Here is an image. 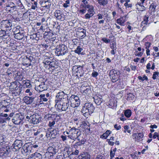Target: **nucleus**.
<instances>
[{
    "label": "nucleus",
    "instance_id": "nucleus-60",
    "mask_svg": "<svg viewBox=\"0 0 159 159\" xmlns=\"http://www.w3.org/2000/svg\"><path fill=\"white\" fill-rule=\"evenodd\" d=\"M151 44V43L149 42H146L145 43V45L146 46V49H149Z\"/></svg>",
    "mask_w": 159,
    "mask_h": 159
},
{
    "label": "nucleus",
    "instance_id": "nucleus-46",
    "mask_svg": "<svg viewBox=\"0 0 159 159\" xmlns=\"http://www.w3.org/2000/svg\"><path fill=\"white\" fill-rule=\"evenodd\" d=\"M138 142L142 140V138L143 136V134L141 133H139L138 134Z\"/></svg>",
    "mask_w": 159,
    "mask_h": 159
},
{
    "label": "nucleus",
    "instance_id": "nucleus-64",
    "mask_svg": "<svg viewBox=\"0 0 159 159\" xmlns=\"http://www.w3.org/2000/svg\"><path fill=\"white\" fill-rule=\"evenodd\" d=\"M25 84L27 88H30L31 87V85L29 82H26Z\"/></svg>",
    "mask_w": 159,
    "mask_h": 159
},
{
    "label": "nucleus",
    "instance_id": "nucleus-33",
    "mask_svg": "<svg viewBox=\"0 0 159 159\" xmlns=\"http://www.w3.org/2000/svg\"><path fill=\"white\" fill-rule=\"evenodd\" d=\"M83 50L82 48L80 46H78L76 49L75 50L74 52L75 53H76L78 54H81V52Z\"/></svg>",
    "mask_w": 159,
    "mask_h": 159
},
{
    "label": "nucleus",
    "instance_id": "nucleus-49",
    "mask_svg": "<svg viewBox=\"0 0 159 159\" xmlns=\"http://www.w3.org/2000/svg\"><path fill=\"white\" fill-rule=\"evenodd\" d=\"M102 41L106 43H109L111 41L110 39H107L106 38H102Z\"/></svg>",
    "mask_w": 159,
    "mask_h": 159
},
{
    "label": "nucleus",
    "instance_id": "nucleus-34",
    "mask_svg": "<svg viewBox=\"0 0 159 159\" xmlns=\"http://www.w3.org/2000/svg\"><path fill=\"white\" fill-rule=\"evenodd\" d=\"M148 23V17L147 16H145L143 17V20L141 22V25H147Z\"/></svg>",
    "mask_w": 159,
    "mask_h": 159
},
{
    "label": "nucleus",
    "instance_id": "nucleus-8",
    "mask_svg": "<svg viewBox=\"0 0 159 159\" xmlns=\"http://www.w3.org/2000/svg\"><path fill=\"white\" fill-rule=\"evenodd\" d=\"M24 119L23 116L20 114H16L14 116L13 118L12 119V121L15 124L19 125Z\"/></svg>",
    "mask_w": 159,
    "mask_h": 159
},
{
    "label": "nucleus",
    "instance_id": "nucleus-51",
    "mask_svg": "<svg viewBox=\"0 0 159 159\" xmlns=\"http://www.w3.org/2000/svg\"><path fill=\"white\" fill-rule=\"evenodd\" d=\"M37 2H36L34 1V4L31 6V9H32L35 10L36 8L38 7L37 6Z\"/></svg>",
    "mask_w": 159,
    "mask_h": 159
},
{
    "label": "nucleus",
    "instance_id": "nucleus-42",
    "mask_svg": "<svg viewBox=\"0 0 159 159\" xmlns=\"http://www.w3.org/2000/svg\"><path fill=\"white\" fill-rule=\"evenodd\" d=\"M88 13L92 14L94 15L95 14V11H94V7L93 6H91L88 10Z\"/></svg>",
    "mask_w": 159,
    "mask_h": 159
},
{
    "label": "nucleus",
    "instance_id": "nucleus-36",
    "mask_svg": "<svg viewBox=\"0 0 159 159\" xmlns=\"http://www.w3.org/2000/svg\"><path fill=\"white\" fill-rule=\"evenodd\" d=\"M15 89L16 90V91L18 90V92H16V91H15V92L14 91L13 94H14L15 96L19 95L20 94L22 89L19 87H18L17 86L15 88Z\"/></svg>",
    "mask_w": 159,
    "mask_h": 159
},
{
    "label": "nucleus",
    "instance_id": "nucleus-22",
    "mask_svg": "<svg viewBox=\"0 0 159 159\" xmlns=\"http://www.w3.org/2000/svg\"><path fill=\"white\" fill-rule=\"evenodd\" d=\"M24 31H21L20 33L14 35V37L15 39L18 40H21L24 37Z\"/></svg>",
    "mask_w": 159,
    "mask_h": 159
},
{
    "label": "nucleus",
    "instance_id": "nucleus-10",
    "mask_svg": "<svg viewBox=\"0 0 159 159\" xmlns=\"http://www.w3.org/2000/svg\"><path fill=\"white\" fill-rule=\"evenodd\" d=\"M11 150L9 148H0V155L2 157H7L9 156V154Z\"/></svg>",
    "mask_w": 159,
    "mask_h": 159
},
{
    "label": "nucleus",
    "instance_id": "nucleus-54",
    "mask_svg": "<svg viewBox=\"0 0 159 159\" xmlns=\"http://www.w3.org/2000/svg\"><path fill=\"white\" fill-rule=\"evenodd\" d=\"M8 105H3L0 108V109L4 111V110L5 109L8 108Z\"/></svg>",
    "mask_w": 159,
    "mask_h": 159
},
{
    "label": "nucleus",
    "instance_id": "nucleus-6",
    "mask_svg": "<svg viewBox=\"0 0 159 159\" xmlns=\"http://www.w3.org/2000/svg\"><path fill=\"white\" fill-rule=\"evenodd\" d=\"M120 73L118 70H115L112 69L109 72V75L112 81L115 83L119 79L120 75Z\"/></svg>",
    "mask_w": 159,
    "mask_h": 159
},
{
    "label": "nucleus",
    "instance_id": "nucleus-1",
    "mask_svg": "<svg viewBox=\"0 0 159 159\" xmlns=\"http://www.w3.org/2000/svg\"><path fill=\"white\" fill-rule=\"evenodd\" d=\"M94 107L93 104L90 102H87L84 104L82 110V113L86 117H88L92 114L94 110Z\"/></svg>",
    "mask_w": 159,
    "mask_h": 159
},
{
    "label": "nucleus",
    "instance_id": "nucleus-19",
    "mask_svg": "<svg viewBox=\"0 0 159 159\" xmlns=\"http://www.w3.org/2000/svg\"><path fill=\"white\" fill-rule=\"evenodd\" d=\"M57 61L55 60H53L52 61H51L48 67L49 69L52 68V70H55L58 68V66L57 65Z\"/></svg>",
    "mask_w": 159,
    "mask_h": 159
},
{
    "label": "nucleus",
    "instance_id": "nucleus-41",
    "mask_svg": "<svg viewBox=\"0 0 159 159\" xmlns=\"http://www.w3.org/2000/svg\"><path fill=\"white\" fill-rule=\"evenodd\" d=\"M45 158L46 159H50L52 156H53L51 154L49 153L48 152H47L44 154Z\"/></svg>",
    "mask_w": 159,
    "mask_h": 159
},
{
    "label": "nucleus",
    "instance_id": "nucleus-63",
    "mask_svg": "<svg viewBox=\"0 0 159 159\" xmlns=\"http://www.w3.org/2000/svg\"><path fill=\"white\" fill-rule=\"evenodd\" d=\"M107 137V135L106 134L104 133L101 136L100 138L102 139H106Z\"/></svg>",
    "mask_w": 159,
    "mask_h": 159
},
{
    "label": "nucleus",
    "instance_id": "nucleus-35",
    "mask_svg": "<svg viewBox=\"0 0 159 159\" xmlns=\"http://www.w3.org/2000/svg\"><path fill=\"white\" fill-rule=\"evenodd\" d=\"M97 2L101 5L105 6L108 3V0H97Z\"/></svg>",
    "mask_w": 159,
    "mask_h": 159
},
{
    "label": "nucleus",
    "instance_id": "nucleus-52",
    "mask_svg": "<svg viewBox=\"0 0 159 159\" xmlns=\"http://www.w3.org/2000/svg\"><path fill=\"white\" fill-rule=\"evenodd\" d=\"M79 153V151L77 149H75L74 152H72L71 155H78Z\"/></svg>",
    "mask_w": 159,
    "mask_h": 159
},
{
    "label": "nucleus",
    "instance_id": "nucleus-7",
    "mask_svg": "<svg viewBox=\"0 0 159 159\" xmlns=\"http://www.w3.org/2000/svg\"><path fill=\"white\" fill-rule=\"evenodd\" d=\"M12 25L11 23L10 20H6L1 21L0 27L1 28L7 31V30H10L11 29Z\"/></svg>",
    "mask_w": 159,
    "mask_h": 159
},
{
    "label": "nucleus",
    "instance_id": "nucleus-16",
    "mask_svg": "<svg viewBox=\"0 0 159 159\" xmlns=\"http://www.w3.org/2000/svg\"><path fill=\"white\" fill-rule=\"evenodd\" d=\"M35 97H29L25 96L24 97L23 100L24 102L27 104H30L34 102Z\"/></svg>",
    "mask_w": 159,
    "mask_h": 159
},
{
    "label": "nucleus",
    "instance_id": "nucleus-5",
    "mask_svg": "<svg viewBox=\"0 0 159 159\" xmlns=\"http://www.w3.org/2000/svg\"><path fill=\"white\" fill-rule=\"evenodd\" d=\"M68 101L70 103V106L73 108L78 107L80 103V100L79 97L74 95H71Z\"/></svg>",
    "mask_w": 159,
    "mask_h": 159
},
{
    "label": "nucleus",
    "instance_id": "nucleus-24",
    "mask_svg": "<svg viewBox=\"0 0 159 159\" xmlns=\"http://www.w3.org/2000/svg\"><path fill=\"white\" fill-rule=\"evenodd\" d=\"M36 88L39 92H42L45 90L46 88L44 83H42L39 86H37Z\"/></svg>",
    "mask_w": 159,
    "mask_h": 159
},
{
    "label": "nucleus",
    "instance_id": "nucleus-13",
    "mask_svg": "<svg viewBox=\"0 0 159 159\" xmlns=\"http://www.w3.org/2000/svg\"><path fill=\"white\" fill-rule=\"evenodd\" d=\"M14 147L12 149L13 151L18 150L22 146V142L20 140H16L13 144Z\"/></svg>",
    "mask_w": 159,
    "mask_h": 159
},
{
    "label": "nucleus",
    "instance_id": "nucleus-29",
    "mask_svg": "<svg viewBox=\"0 0 159 159\" xmlns=\"http://www.w3.org/2000/svg\"><path fill=\"white\" fill-rule=\"evenodd\" d=\"M39 97L40 98L39 102L40 104L43 103V102H46L48 100V98L45 97V94H41L39 96Z\"/></svg>",
    "mask_w": 159,
    "mask_h": 159
},
{
    "label": "nucleus",
    "instance_id": "nucleus-32",
    "mask_svg": "<svg viewBox=\"0 0 159 159\" xmlns=\"http://www.w3.org/2000/svg\"><path fill=\"white\" fill-rule=\"evenodd\" d=\"M94 100L95 103L98 105H99L102 102V100L98 97H95L94 98Z\"/></svg>",
    "mask_w": 159,
    "mask_h": 159
},
{
    "label": "nucleus",
    "instance_id": "nucleus-11",
    "mask_svg": "<svg viewBox=\"0 0 159 159\" xmlns=\"http://www.w3.org/2000/svg\"><path fill=\"white\" fill-rule=\"evenodd\" d=\"M67 96L62 91H60L58 93L56 96V99L55 102L63 100V99H68Z\"/></svg>",
    "mask_w": 159,
    "mask_h": 159
},
{
    "label": "nucleus",
    "instance_id": "nucleus-53",
    "mask_svg": "<svg viewBox=\"0 0 159 159\" xmlns=\"http://www.w3.org/2000/svg\"><path fill=\"white\" fill-rule=\"evenodd\" d=\"M72 42L75 45H77V44L79 43V40L77 39H74L72 40Z\"/></svg>",
    "mask_w": 159,
    "mask_h": 159
},
{
    "label": "nucleus",
    "instance_id": "nucleus-28",
    "mask_svg": "<svg viewBox=\"0 0 159 159\" xmlns=\"http://www.w3.org/2000/svg\"><path fill=\"white\" fill-rule=\"evenodd\" d=\"M47 151L48 152L51 154L53 156L56 154L57 149L54 148L50 147L48 148Z\"/></svg>",
    "mask_w": 159,
    "mask_h": 159
},
{
    "label": "nucleus",
    "instance_id": "nucleus-47",
    "mask_svg": "<svg viewBox=\"0 0 159 159\" xmlns=\"http://www.w3.org/2000/svg\"><path fill=\"white\" fill-rule=\"evenodd\" d=\"M159 75V72H158L156 71L154 72L152 78L153 80H155L156 79L157 77Z\"/></svg>",
    "mask_w": 159,
    "mask_h": 159
},
{
    "label": "nucleus",
    "instance_id": "nucleus-44",
    "mask_svg": "<svg viewBox=\"0 0 159 159\" xmlns=\"http://www.w3.org/2000/svg\"><path fill=\"white\" fill-rule=\"evenodd\" d=\"M33 59V57L31 56L30 57L28 58L27 57H26V60L28 62V63H26V65H28L30 66L31 65L30 62H31V59Z\"/></svg>",
    "mask_w": 159,
    "mask_h": 159
},
{
    "label": "nucleus",
    "instance_id": "nucleus-57",
    "mask_svg": "<svg viewBox=\"0 0 159 159\" xmlns=\"http://www.w3.org/2000/svg\"><path fill=\"white\" fill-rule=\"evenodd\" d=\"M132 136L136 141H138V135L137 134L134 133L132 135Z\"/></svg>",
    "mask_w": 159,
    "mask_h": 159
},
{
    "label": "nucleus",
    "instance_id": "nucleus-50",
    "mask_svg": "<svg viewBox=\"0 0 159 159\" xmlns=\"http://www.w3.org/2000/svg\"><path fill=\"white\" fill-rule=\"evenodd\" d=\"M82 145L80 143L79 141H78V142H76L74 145L73 147L74 148H76L78 146H80Z\"/></svg>",
    "mask_w": 159,
    "mask_h": 159
},
{
    "label": "nucleus",
    "instance_id": "nucleus-31",
    "mask_svg": "<svg viewBox=\"0 0 159 159\" xmlns=\"http://www.w3.org/2000/svg\"><path fill=\"white\" fill-rule=\"evenodd\" d=\"M50 62L51 59L50 58H48L47 59H45L43 62L45 65L44 67H45L46 69H49V68L48 67V66H49Z\"/></svg>",
    "mask_w": 159,
    "mask_h": 159
},
{
    "label": "nucleus",
    "instance_id": "nucleus-21",
    "mask_svg": "<svg viewBox=\"0 0 159 159\" xmlns=\"http://www.w3.org/2000/svg\"><path fill=\"white\" fill-rule=\"evenodd\" d=\"M78 30H79L77 32V34L78 35H79V36H80L82 38H83L85 37L86 36V32L85 30H84V29L81 28L78 29Z\"/></svg>",
    "mask_w": 159,
    "mask_h": 159
},
{
    "label": "nucleus",
    "instance_id": "nucleus-61",
    "mask_svg": "<svg viewBox=\"0 0 159 159\" xmlns=\"http://www.w3.org/2000/svg\"><path fill=\"white\" fill-rule=\"evenodd\" d=\"M70 131H71V129H70L69 130H68V131H65L63 132V134L65 135L66 134H68V135H70Z\"/></svg>",
    "mask_w": 159,
    "mask_h": 159
},
{
    "label": "nucleus",
    "instance_id": "nucleus-2",
    "mask_svg": "<svg viewBox=\"0 0 159 159\" xmlns=\"http://www.w3.org/2000/svg\"><path fill=\"white\" fill-rule=\"evenodd\" d=\"M70 132V135L67 136L68 138L74 141L76 140H79V138L82 135V132L80 129L73 127Z\"/></svg>",
    "mask_w": 159,
    "mask_h": 159
},
{
    "label": "nucleus",
    "instance_id": "nucleus-4",
    "mask_svg": "<svg viewBox=\"0 0 159 159\" xmlns=\"http://www.w3.org/2000/svg\"><path fill=\"white\" fill-rule=\"evenodd\" d=\"M68 52V48L64 44H61L57 46L55 51L56 55L58 56H62Z\"/></svg>",
    "mask_w": 159,
    "mask_h": 159
},
{
    "label": "nucleus",
    "instance_id": "nucleus-9",
    "mask_svg": "<svg viewBox=\"0 0 159 159\" xmlns=\"http://www.w3.org/2000/svg\"><path fill=\"white\" fill-rule=\"evenodd\" d=\"M82 66H73L72 70L76 73V75L78 77L83 76V72Z\"/></svg>",
    "mask_w": 159,
    "mask_h": 159
},
{
    "label": "nucleus",
    "instance_id": "nucleus-3",
    "mask_svg": "<svg viewBox=\"0 0 159 159\" xmlns=\"http://www.w3.org/2000/svg\"><path fill=\"white\" fill-rule=\"evenodd\" d=\"M63 100L55 102V107L60 110L65 111L68 108L69 105V101L68 99H63Z\"/></svg>",
    "mask_w": 159,
    "mask_h": 159
},
{
    "label": "nucleus",
    "instance_id": "nucleus-59",
    "mask_svg": "<svg viewBox=\"0 0 159 159\" xmlns=\"http://www.w3.org/2000/svg\"><path fill=\"white\" fill-rule=\"evenodd\" d=\"M90 92V90L89 88H88L86 89H84V90L83 93L86 94L89 93Z\"/></svg>",
    "mask_w": 159,
    "mask_h": 159
},
{
    "label": "nucleus",
    "instance_id": "nucleus-45",
    "mask_svg": "<svg viewBox=\"0 0 159 159\" xmlns=\"http://www.w3.org/2000/svg\"><path fill=\"white\" fill-rule=\"evenodd\" d=\"M5 144L4 138L2 136H0V145H2Z\"/></svg>",
    "mask_w": 159,
    "mask_h": 159
},
{
    "label": "nucleus",
    "instance_id": "nucleus-43",
    "mask_svg": "<svg viewBox=\"0 0 159 159\" xmlns=\"http://www.w3.org/2000/svg\"><path fill=\"white\" fill-rule=\"evenodd\" d=\"M11 118H9L8 117L6 119H3L2 118V117L1 116H0V124L4 123L6 122V120H9Z\"/></svg>",
    "mask_w": 159,
    "mask_h": 159
},
{
    "label": "nucleus",
    "instance_id": "nucleus-26",
    "mask_svg": "<svg viewBox=\"0 0 159 159\" xmlns=\"http://www.w3.org/2000/svg\"><path fill=\"white\" fill-rule=\"evenodd\" d=\"M136 6L137 9L139 11H144L146 8L140 2H138L136 4Z\"/></svg>",
    "mask_w": 159,
    "mask_h": 159
},
{
    "label": "nucleus",
    "instance_id": "nucleus-20",
    "mask_svg": "<svg viewBox=\"0 0 159 159\" xmlns=\"http://www.w3.org/2000/svg\"><path fill=\"white\" fill-rule=\"evenodd\" d=\"M7 31L5 30H0V39H7L8 38L9 35L8 33L7 34L6 33Z\"/></svg>",
    "mask_w": 159,
    "mask_h": 159
},
{
    "label": "nucleus",
    "instance_id": "nucleus-39",
    "mask_svg": "<svg viewBox=\"0 0 159 159\" xmlns=\"http://www.w3.org/2000/svg\"><path fill=\"white\" fill-rule=\"evenodd\" d=\"M30 38L33 40L35 39L37 41L39 39V37H37V33L34 34L30 35Z\"/></svg>",
    "mask_w": 159,
    "mask_h": 159
},
{
    "label": "nucleus",
    "instance_id": "nucleus-40",
    "mask_svg": "<svg viewBox=\"0 0 159 159\" xmlns=\"http://www.w3.org/2000/svg\"><path fill=\"white\" fill-rule=\"evenodd\" d=\"M16 7V6H13V7H10L8 6L7 8V11H8L10 12H13L14 11H15V10H14V9Z\"/></svg>",
    "mask_w": 159,
    "mask_h": 159
},
{
    "label": "nucleus",
    "instance_id": "nucleus-17",
    "mask_svg": "<svg viewBox=\"0 0 159 159\" xmlns=\"http://www.w3.org/2000/svg\"><path fill=\"white\" fill-rule=\"evenodd\" d=\"M78 159H90V155L87 152H83L77 157Z\"/></svg>",
    "mask_w": 159,
    "mask_h": 159
},
{
    "label": "nucleus",
    "instance_id": "nucleus-18",
    "mask_svg": "<svg viewBox=\"0 0 159 159\" xmlns=\"http://www.w3.org/2000/svg\"><path fill=\"white\" fill-rule=\"evenodd\" d=\"M52 116L49 114L45 116L46 117H47V120H49L48 126L50 127H52L56 123V122L54 120H52Z\"/></svg>",
    "mask_w": 159,
    "mask_h": 159
},
{
    "label": "nucleus",
    "instance_id": "nucleus-48",
    "mask_svg": "<svg viewBox=\"0 0 159 159\" xmlns=\"http://www.w3.org/2000/svg\"><path fill=\"white\" fill-rule=\"evenodd\" d=\"M93 15L92 14H90L89 13H87L85 14V18L86 19H89L91 17H92L93 16Z\"/></svg>",
    "mask_w": 159,
    "mask_h": 159
},
{
    "label": "nucleus",
    "instance_id": "nucleus-55",
    "mask_svg": "<svg viewBox=\"0 0 159 159\" xmlns=\"http://www.w3.org/2000/svg\"><path fill=\"white\" fill-rule=\"evenodd\" d=\"M92 75L93 77H96L98 76V74L97 72L93 70V72L92 73Z\"/></svg>",
    "mask_w": 159,
    "mask_h": 159
},
{
    "label": "nucleus",
    "instance_id": "nucleus-37",
    "mask_svg": "<svg viewBox=\"0 0 159 159\" xmlns=\"http://www.w3.org/2000/svg\"><path fill=\"white\" fill-rule=\"evenodd\" d=\"M124 114L126 117L129 118L131 115V111L129 109L126 110L125 111Z\"/></svg>",
    "mask_w": 159,
    "mask_h": 159
},
{
    "label": "nucleus",
    "instance_id": "nucleus-15",
    "mask_svg": "<svg viewBox=\"0 0 159 159\" xmlns=\"http://www.w3.org/2000/svg\"><path fill=\"white\" fill-rule=\"evenodd\" d=\"M54 16L58 20L63 21L64 20V15L62 14L61 11L59 10L55 11L54 13Z\"/></svg>",
    "mask_w": 159,
    "mask_h": 159
},
{
    "label": "nucleus",
    "instance_id": "nucleus-27",
    "mask_svg": "<svg viewBox=\"0 0 159 159\" xmlns=\"http://www.w3.org/2000/svg\"><path fill=\"white\" fill-rule=\"evenodd\" d=\"M31 156L34 159H42V156L41 154L38 152H35L31 155Z\"/></svg>",
    "mask_w": 159,
    "mask_h": 159
},
{
    "label": "nucleus",
    "instance_id": "nucleus-58",
    "mask_svg": "<svg viewBox=\"0 0 159 159\" xmlns=\"http://www.w3.org/2000/svg\"><path fill=\"white\" fill-rule=\"evenodd\" d=\"M0 116H1V117H3L5 118H7L8 117V115L6 113H4L3 112L0 113Z\"/></svg>",
    "mask_w": 159,
    "mask_h": 159
},
{
    "label": "nucleus",
    "instance_id": "nucleus-12",
    "mask_svg": "<svg viewBox=\"0 0 159 159\" xmlns=\"http://www.w3.org/2000/svg\"><path fill=\"white\" fill-rule=\"evenodd\" d=\"M41 118L38 115H33L30 116V122L34 125L39 123L41 121Z\"/></svg>",
    "mask_w": 159,
    "mask_h": 159
},
{
    "label": "nucleus",
    "instance_id": "nucleus-14",
    "mask_svg": "<svg viewBox=\"0 0 159 159\" xmlns=\"http://www.w3.org/2000/svg\"><path fill=\"white\" fill-rule=\"evenodd\" d=\"M32 146L26 144L23 146L22 149L21 150V152L23 154L27 153V154H30L32 152Z\"/></svg>",
    "mask_w": 159,
    "mask_h": 159
},
{
    "label": "nucleus",
    "instance_id": "nucleus-38",
    "mask_svg": "<svg viewBox=\"0 0 159 159\" xmlns=\"http://www.w3.org/2000/svg\"><path fill=\"white\" fill-rule=\"evenodd\" d=\"M107 141L108 142V143L111 145L113 146L114 144V142L112 141H114V138L113 137H111L109 139H107Z\"/></svg>",
    "mask_w": 159,
    "mask_h": 159
},
{
    "label": "nucleus",
    "instance_id": "nucleus-62",
    "mask_svg": "<svg viewBox=\"0 0 159 159\" xmlns=\"http://www.w3.org/2000/svg\"><path fill=\"white\" fill-rule=\"evenodd\" d=\"M96 159H105V157L102 155H98Z\"/></svg>",
    "mask_w": 159,
    "mask_h": 159
},
{
    "label": "nucleus",
    "instance_id": "nucleus-23",
    "mask_svg": "<svg viewBox=\"0 0 159 159\" xmlns=\"http://www.w3.org/2000/svg\"><path fill=\"white\" fill-rule=\"evenodd\" d=\"M126 16H125L120 17V18L119 19H118L116 20L117 23L121 25H123V24L126 21Z\"/></svg>",
    "mask_w": 159,
    "mask_h": 159
},
{
    "label": "nucleus",
    "instance_id": "nucleus-30",
    "mask_svg": "<svg viewBox=\"0 0 159 159\" xmlns=\"http://www.w3.org/2000/svg\"><path fill=\"white\" fill-rule=\"evenodd\" d=\"M52 133H53V134H52V135L53 134H54L55 135H56L57 134L55 129H53L52 131H48L47 132H46L45 135V136L46 137V138L48 139V138H49L50 137V134Z\"/></svg>",
    "mask_w": 159,
    "mask_h": 159
},
{
    "label": "nucleus",
    "instance_id": "nucleus-25",
    "mask_svg": "<svg viewBox=\"0 0 159 159\" xmlns=\"http://www.w3.org/2000/svg\"><path fill=\"white\" fill-rule=\"evenodd\" d=\"M13 31L14 33V35L17 34L19 33L21 31H24L22 28H21L19 26H17L16 27L13 28Z\"/></svg>",
    "mask_w": 159,
    "mask_h": 159
},
{
    "label": "nucleus",
    "instance_id": "nucleus-56",
    "mask_svg": "<svg viewBox=\"0 0 159 159\" xmlns=\"http://www.w3.org/2000/svg\"><path fill=\"white\" fill-rule=\"evenodd\" d=\"M114 127L117 130H119L121 128L120 125H118L117 124H115L114 125Z\"/></svg>",
    "mask_w": 159,
    "mask_h": 159
}]
</instances>
